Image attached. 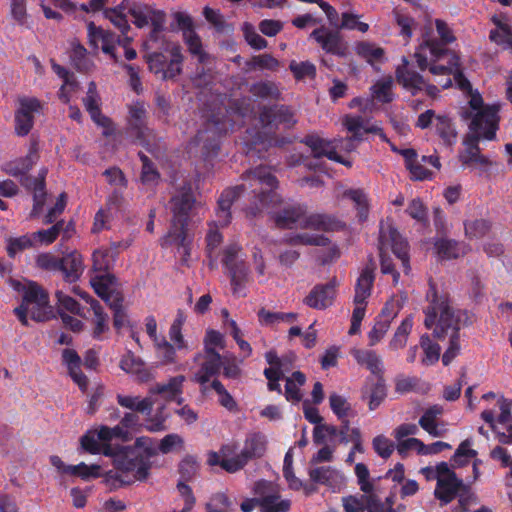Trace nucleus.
I'll use <instances>...</instances> for the list:
<instances>
[{
    "instance_id": "nucleus-35",
    "label": "nucleus",
    "mask_w": 512,
    "mask_h": 512,
    "mask_svg": "<svg viewBox=\"0 0 512 512\" xmlns=\"http://www.w3.org/2000/svg\"><path fill=\"white\" fill-rule=\"evenodd\" d=\"M116 399L121 407L147 415L151 413L154 405L150 397L140 398L139 396L118 394Z\"/></svg>"
},
{
    "instance_id": "nucleus-26",
    "label": "nucleus",
    "mask_w": 512,
    "mask_h": 512,
    "mask_svg": "<svg viewBox=\"0 0 512 512\" xmlns=\"http://www.w3.org/2000/svg\"><path fill=\"white\" fill-rule=\"evenodd\" d=\"M374 279L375 276L373 268L366 266L361 271L356 281L354 295L355 305H364L367 303V299L371 295Z\"/></svg>"
},
{
    "instance_id": "nucleus-2",
    "label": "nucleus",
    "mask_w": 512,
    "mask_h": 512,
    "mask_svg": "<svg viewBox=\"0 0 512 512\" xmlns=\"http://www.w3.org/2000/svg\"><path fill=\"white\" fill-rule=\"evenodd\" d=\"M183 444V438L176 433L166 435L160 441L158 449L153 438L147 436L136 438L132 446L123 447L114 455L115 469L106 473L107 484L118 488L136 481L147 480L152 468L151 458L157 455L158 450L162 454H168L176 447L181 448Z\"/></svg>"
},
{
    "instance_id": "nucleus-47",
    "label": "nucleus",
    "mask_w": 512,
    "mask_h": 512,
    "mask_svg": "<svg viewBox=\"0 0 512 512\" xmlns=\"http://www.w3.org/2000/svg\"><path fill=\"white\" fill-rule=\"evenodd\" d=\"M183 40L188 47V51L198 58L199 63L205 64L208 62L210 56L204 51L201 39L195 31L185 32Z\"/></svg>"
},
{
    "instance_id": "nucleus-34",
    "label": "nucleus",
    "mask_w": 512,
    "mask_h": 512,
    "mask_svg": "<svg viewBox=\"0 0 512 512\" xmlns=\"http://www.w3.org/2000/svg\"><path fill=\"white\" fill-rule=\"evenodd\" d=\"M71 52L70 59L73 66L83 73H88L93 70L94 63L87 57L86 48L76 39L70 42Z\"/></svg>"
},
{
    "instance_id": "nucleus-29",
    "label": "nucleus",
    "mask_w": 512,
    "mask_h": 512,
    "mask_svg": "<svg viewBox=\"0 0 512 512\" xmlns=\"http://www.w3.org/2000/svg\"><path fill=\"white\" fill-rule=\"evenodd\" d=\"M185 376L178 375L169 379L167 383H156L149 389L150 394H159L168 400H174L177 396L182 394L183 383Z\"/></svg>"
},
{
    "instance_id": "nucleus-10",
    "label": "nucleus",
    "mask_w": 512,
    "mask_h": 512,
    "mask_svg": "<svg viewBox=\"0 0 512 512\" xmlns=\"http://www.w3.org/2000/svg\"><path fill=\"white\" fill-rule=\"evenodd\" d=\"M395 75L397 82L405 89L411 91L412 95H416L424 87L426 93L431 97H435L439 93L437 86L426 84L423 76L413 69V66L406 57L402 58V64L397 67Z\"/></svg>"
},
{
    "instance_id": "nucleus-25",
    "label": "nucleus",
    "mask_w": 512,
    "mask_h": 512,
    "mask_svg": "<svg viewBox=\"0 0 512 512\" xmlns=\"http://www.w3.org/2000/svg\"><path fill=\"white\" fill-rule=\"evenodd\" d=\"M256 451V438L254 435L246 440V444L241 453L235 458L221 460V468L229 473H234L242 469L245 464L255 455Z\"/></svg>"
},
{
    "instance_id": "nucleus-63",
    "label": "nucleus",
    "mask_w": 512,
    "mask_h": 512,
    "mask_svg": "<svg viewBox=\"0 0 512 512\" xmlns=\"http://www.w3.org/2000/svg\"><path fill=\"white\" fill-rule=\"evenodd\" d=\"M499 30H491L489 38L491 41L505 48H512V31L506 24L497 23Z\"/></svg>"
},
{
    "instance_id": "nucleus-55",
    "label": "nucleus",
    "mask_w": 512,
    "mask_h": 512,
    "mask_svg": "<svg viewBox=\"0 0 512 512\" xmlns=\"http://www.w3.org/2000/svg\"><path fill=\"white\" fill-rule=\"evenodd\" d=\"M392 79L385 78L378 80L372 87V96L381 103H390L393 100Z\"/></svg>"
},
{
    "instance_id": "nucleus-28",
    "label": "nucleus",
    "mask_w": 512,
    "mask_h": 512,
    "mask_svg": "<svg viewBox=\"0 0 512 512\" xmlns=\"http://www.w3.org/2000/svg\"><path fill=\"white\" fill-rule=\"evenodd\" d=\"M388 237L390 240L391 250L394 255L401 261L405 274L410 271V258L408 253V243L399 234V232L392 227H389Z\"/></svg>"
},
{
    "instance_id": "nucleus-56",
    "label": "nucleus",
    "mask_w": 512,
    "mask_h": 512,
    "mask_svg": "<svg viewBox=\"0 0 512 512\" xmlns=\"http://www.w3.org/2000/svg\"><path fill=\"white\" fill-rule=\"evenodd\" d=\"M448 55L450 56V59L447 65L437 64L436 62H438L439 60H431L428 57L427 68H429V71L434 75H451L453 73L454 68L459 67L460 59L454 52H450L448 53Z\"/></svg>"
},
{
    "instance_id": "nucleus-12",
    "label": "nucleus",
    "mask_w": 512,
    "mask_h": 512,
    "mask_svg": "<svg viewBox=\"0 0 512 512\" xmlns=\"http://www.w3.org/2000/svg\"><path fill=\"white\" fill-rule=\"evenodd\" d=\"M310 38L314 39L326 53L341 58L348 55V44L338 30L321 26L311 32Z\"/></svg>"
},
{
    "instance_id": "nucleus-6",
    "label": "nucleus",
    "mask_w": 512,
    "mask_h": 512,
    "mask_svg": "<svg viewBox=\"0 0 512 512\" xmlns=\"http://www.w3.org/2000/svg\"><path fill=\"white\" fill-rule=\"evenodd\" d=\"M344 512H397L394 509V496L382 501L373 491L370 494H355L342 497Z\"/></svg>"
},
{
    "instance_id": "nucleus-9",
    "label": "nucleus",
    "mask_w": 512,
    "mask_h": 512,
    "mask_svg": "<svg viewBox=\"0 0 512 512\" xmlns=\"http://www.w3.org/2000/svg\"><path fill=\"white\" fill-rule=\"evenodd\" d=\"M292 502L282 498L277 485L265 480L258 481V509L260 512H289Z\"/></svg>"
},
{
    "instance_id": "nucleus-53",
    "label": "nucleus",
    "mask_w": 512,
    "mask_h": 512,
    "mask_svg": "<svg viewBox=\"0 0 512 512\" xmlns=\"http://www.w3.org/2000/svg\"><path fill=\"white\" fill-rule=\"evenodd\" d=\"M93 270L102 274L108 273L113 267L115 257L110 250L101 248L93 253Z\"/></svg>"
},
{
    "instance_id": "nucleus-31",
    "label": "nucleus",
    "mask_w": 512,
    "mask_h": 512,
    "mask_svg": "<svg viewBox=\"0 0 512 512\" xmlns=\"http://www.w3.org/2000/svg\"><path fill=\"white\" fill-rule=\"evenodd\" d=\"M443 412V407L438 404L429 407L419 419L420 427L433 437L442 436L445 430L438 427L437 418L441 416Z\"/></svg>"
},
{
    "instance_id": "nucleus-49",
    "label": "nucleus",
    "mask_w": 512,
    "mask_h": 512,
    "mask_svg": "<svg viewBox=\"0 0 512 512\" xmlns=\"http://www.w3.org/2000/svg\"><path fill=\"white\" fill-rule=\"evenodd\" d=\"M420 345L424 351L422 363L425 366H431L438 362L440 358L441 347L439 344L433 342L429 335H422L420 338Z\"/></svg>"
},
{
    "instance_id": "nucleus-40",
    "label": "nucleus",
    "mask_w": 512,
    "mask_h": 512,
    "mask_svg": "<svg viewBox=\"0 0 512 512\" xmlns=\"http://www.w3.org/2000/svg\"><path fill=\"white\" fill-rule=\"evenodd\" d=\"M71 224L65 225L63 220L57 221L52 227L48 229H42L32 234L34 242L37 241L41 244L50 245L52 244L61 232H68Z\"/></svg>"
},
{
    "instance_id": "nucleus-44",
    "label": "nucleus",
    "mask_w": 512,
    "mask_h": 512,
    "mask_svg": "<svg viewBox=\"0 0 512 512\" xmlns=\"http://www.w3.org/2000/svg\"><path fill=\"white\" fill-rule=\"evenodd\" d=\"M297 314L289 312H271L264 308L258 310V322L261 325L274 327L276 324L280 322H288L291 323L295 321Z\"/></svg>"
},
{
    "instance_id": "nucleus-8",
    "label": "nucleus",
    "mask_w": 512,
    "mask_h": 512,
    "mask_svg": "<svg viewBox=\"0 0 512 512\" xmlns=\"http://www.w3.org/2000/svg\"><path fill=\"white\" fill-rule=\"evenodd\" d=\"M22 301L35 321H46L52 316L47 292L38 284L30 283L24 291Z\"/></svg>"
},
{
    "instance_id": "nucleus-27",
    "label": "nucleus",
    "mask_w": 512,
    "mask_h": 512,
    "mask_svg": "<svg viewBox=\"0 0 512 512\" xmlns=\"http://www.w3.org/2000/svg\"><path fill=\"white\" fill-rule=\"evenodd\" d=\"M83 269L84 266L82 256L77 252L69 253L60 258L59 271L63 273L67 282L72 283L78 280L83 272Z\"/></svg>"
},
{
    "instance_id": "nucleus-54",
    "label": "nucleus",
    "mask_w": 512,
    "mask_h": 512,
    "mask_svg": "<svg viewBox=\"0 0 512 512\" xmlns=\"http://www.w3.org/2000/svg\"><path fill=\"white\" fill-rule=\"evenodd\" d=\"M438 256L444 260L456 259L460 256L459 243L455 240L441 238L435 242Z\"/></svg>"
},
{
    "instance_id": "nucleus-39",
    "label": "nucleus",
    "mask_w": 512,
    "mask_h": 512,
    "mask_svg": "<svg viewBox=\"0 0 512 512\" xmlns=\"http://www.w3.org/2000/svg\"><path fill=\"white\" fill-rule=\"evenodd\" d=\"M356 54L364 59L370 65L376 62H381L384 58L385 51L383 48L376 46L374 43L368 41H360L355 45Z\"/></svg>"
},
{
    "instance_id": "nucleus-1",
    "label": "nucleus",
    "mask_w": 512,
    "mask_h": 512,
    "mask_svg": "<svg viewBox=\"0 0 512 512\" xmlns=\"http://www.w3.org/2000/svg\"><path fill=\"white\" fill-rule=\"evenodd\" d=\"M297 122L296 112L289 105H258V159L266 157L263 151L268 152L269 157L268 165L258 164V206L262 208H275L282 202L277 192L279 181L273 170L280 163L276 151L290 141L278 132L294 128Z\"/></svg>"
},
{
    "instance_id": "nucleus-38",
    "label": "nucleus",
    "mask_w": 512,
    "mask_h": 512,
    "mask_svg": "<svg viewBox=\"0 0 512 512\" xmlns=\"http://www.w3.org/2000/svg\"><path fill=\"white\" fill-rule=\"evenodd\" d=\"M392 15L394 21L400 28V36L408 43L413 36V30L417 26L416 20L409 13L399 8H394Z\"/></svg>"
},
{
    "instance_id": "nucleus-32",
    "label": "nucleus",
    "mask_w": 512,
    "mask_h": 512,
    "mask_svg": "<svg viewBox=\"0 0 512 512\" xmlns=\"http://www.w3.org/2000/svg\"><path fill=\"white\" fill-rule=\"evenodd\" d=\"M120 368L126 373L136 375L142 382L148 381L151 378V374L144 362L131 352L123 356L120 361Z\"/></svg>"
},
{
    "instance_id": "nucleus-57",
    "label": "nucleus",
    "mask_w": 512,
    "mask_h": 512,
    "mask_svg": "<svg viewBox=\"0 0 512 512\" xmlns=\"http://www.w3.org/2000/svg\"><path fill=\"white\" fill-rule=\"evenodd\" d=\"M287 242L292 245L302 244L312 246H328L330 244V239L324 235L298 233L287 239Z\"/></svg>"
},
{
    "instance_id": "nucleus-61",
    "label": "nucleus",
    "mask_w": 512,
    "mask_h": 512,
    "mask_svg": "<svg viewBox=\"0 0 512 512\" xmlns=\"http://www.w3.org/2000/svg\"><path fill=\"white\" fill-rule=\"evenodd\" d=\"M291 72L296 80L300 81L305 78L314 79L316 77V67L309 61L295 62L292 61L289 65Z\"/></svg>"
},
{
    "instance_id": "nucleus-51",
    "label": "nucleus",
    "mask_w": 512,
    "mask_h": 512,
    "mask_svg": "<svg viewBox=\"0 0 512 512\" xmlns=\"http://www.w3.org/2000/svg\"><path fill=\"white\" fill-rule=\"evenodd\" d=\"M90 282L95 293L103 299L115 288L116 277L110 273H105L92 277Z\"/></svg>"
},
{
    "instance_id": "nucleus-59",
    "label": "nucleus",
    "mask_w": 512,
    "mask_h": 512,
    "mask_svg": "<svg viewBox=\"0 0 512 512\" xmlns=\"http://www.w3.org/2000/svg\"><path fill=\"white\" fill-rule=\"evenodd\" d=\"M337 474V471L329 466H322L309 470V477L311 481L322 485H331Z\"/></svg>"
},
{
    "instance_id": "nucleus-7",
    "label": "nucleus",
    "mask_w": 512,
    "mask_h": 512,
    "mask_svg": "<svg viewBox=\"0 0 512 512\" xmlns=\"http://www.w3.org/2000/svg\"><path fill=\"white\" fill-rule=\"evenodd\" d=\"M241 248L237 244L229 245L224 250L223 265L227 268L234 294L244 295V287L249 282V274L244 260L240 257Z\"/></svg>"
},
{
    "instance_id": "nucleus-18",
    "label": "nucleus",
    "mask_w": 512,
    "mask_h": 512,
    "mask_svg": "<svg viewBox=\"0 0 512 512\" xmlns=\"http://www.w3.org/2000/svg\"><path fill=\"white\" fill-rule=\"evenodd\" d=\"M124 190L113 189L106 201V207L101 208L95 215L93 232H99L106 228V223L113 214L119 211L125 204Z\"/></svg>"
},
{
    "instance_id": "nucleus-45",
    "label": "nucleus",
    "mask_w": 512,
    "mask_h": 512,
    "mask_svg": "<svg viewBox=\"0 0 512 512\" xmlns=\"http://www.w3.org/2000/svg\"><path fill=\"white\" fill-rule=\"evenodd\" d=\"M344 196L355 203L359 220L366 221L369 215V202L366 193L362 189H348L344 192Z\"/></svg>"
},
{
    "instance_id": "nucleus-30",
    "label": "nucleus",
    "mask_w": 512,
    "mask_h": 512,
    "mask_svg": "<svg viewBox=\"0 0 512 512\" xmlns=\"http://www.w3.org/2000/svg\"><path fill=\"white\" fill-rule=\"evenodd\" d=\"M352 355L359 365L365 366L377 378L383 377V362L375 351L357 349Z\"/></svg>"
},
{
    "instance_id": "nucleus-22",
    "label": "nucleus",
    "mask_w": 512,
    "mask_h": 512,
    "mask_svg": "<svg viewBox=\"0 0 512 512\" xmlns=\"http://www.w3.org/2000/svg\"><path fill=\"white\" fill-rule=\"evenodd\" d=\"M265 359L269 364V367L264 369L268 390L282 394L279 381L284 378V363L274 350L266 352Z\"/></svg>"
},
{
    "instance_id": "nucleus-36",
    "label": "nucleus",
    "mask_w": 512,
    "mask_h": 512,
    "mask_svg": "<svg viewBox=\"0 0 512 512\" xmlns=\"http://www.w3.org/2000/svg\"><path fill=\"white\" fill-rule=\"evenodd\" d=\"M436 134L447 146H452L457 141V131L452 119L447 115H438L435 122Z\"/></svg>"
},
{
    "instance_id": "nucleus-17",
    "label": "nucleus",
    "mask_w": 512,
    "mask_h": 512,
    "mask_svg": "<svg viewBox=\"0 0 512 512\" xmlns=\"http://www.w3.org/2000/svg\"><path fill=\"white\" fill-rule=\"evenodd\" d=\"M170 204L171 211L173 213V220H177L178 222H187L189 212L195 205V198L191 184L185 183L178 194L172 197Z\"/></svg>"
},
{
    "instance_id": "nucleus-11",
    "label": "nucleus",
    "mask_w": 512,
    "mask_h": 512,
    "mask_svg": "<svg viewBox=\"0 0 512 512\" xmlns=\"http://www.w3.org/2000/svg\"><path fill=\"white\" fill-rule=\"evenodd\" d=\"M19 106L15 112V133L18 136H26L34 125V115L42 111V103L35 97H21Z\"/></svg>"
},
{
    "instance_id": "nucleus-20",
    "label": "nucleus",
    "mask_w": 512,
    "mask_h": 512,
    "mask_svg": "<svg viewBox=\"0 0 512 512\" xmlns=\"http://www.w3.org/2000/svg\"><path fill=\"white\" fill-rule=\"evenodd\" d=\"M467 486L463 480L456 474H451L450 478L438 479L434 491L435 498L440 501L441 506L452 502L461 491H466Z\"/></svg>"
},
{
    "instance_id": "nucleus-46",
    "label": "nucleus",
    "mask_w": 512,
    "mask_h": 512,
    "mask_svg": "<svg viewBox=\"0 0 512 512\" xmlns=\"http://www.w3.org/2000/svg\"><path fill=\"white\" fill-rule=\"evenodd\" d=\"M171 59L165 67L161 78L163 80L174 79L182 72L183 55L179 45H173L170 50Z\"/></svg>"
},
{
    "instance_id": "nucleus-41",
    "label": "nucleus",
    "mask_w": 512,
    "mask_h": 512,
    "mask_svg": "<svg viewBox=\"0 0 512 512\" xmlns=\"http://www.w3.org/2000/svg\"><path fill=\"white\" fill-rule=\"evenodd\" d=\"M301 142L311 149L312 155L315 159H320L322 157L328 158L329 152H334L335 150L330 146L328 141L324 140L316 134L306 135L301 140Z\"/></svg>"
},
{
    "instance_id": "nucleus-16",
    "label": "nucleus",
    "mask_w": 512,
    "mask_h": 512,
    "mask_svg": "<svg viewBox=\"0 0 512 512\" xmlns=\"http://www.w3.org/2000/svg\"><path fill=\"white\" fill-rule=\"evenodd\" d=\"M247 190L246 184H240L233 188L225 189L219 199L216 211V223L218 226H227L231 221L230 208L234 201Z\"/></svg>"
},
{
    "instance_id": "nucleus-5",
    "label": "nucleus",
    "mask_w": 512,
    "mask_h": 512,
    "mask_svg": "<svg viewBox=\"0 0 512 512\" xmlns=\"http://www.w3.org/2000/svg\"><path fill=\"white\" fill-rule=\"evenodd\" d=\"M435 26L440 37V41L423 36L422 42L414 53L417 66L421 71H425L427 69L428 54L431 60H442L451 52L445 46L456 40L453 31L444 20L436 19Z\"/></svg>"
},
{
    "instance_id": "nucleus-62",
    "label": "nucleus",
    "mask_w": 512,
    "mask_h": 512,
    "mask_svg": "<svg viewBox=\"0 0 512 512\" xmlns=\"http://www.w3.org/2000/svg\"><path fill=\"white\" fill-rule=\"evenodd\" d=\"M199 470V463L194 456L187 455L179 463L178 471L184 481H191Z\"/></svg>"
},
{
    "instance_id": "nucleus-19",
    "label": "nucleus",
    "mask_w": 512,
    "mask_h": 512,
    "mask_svg": "<svg viewBox=\"0 0 512 512\" xmlns=\"http://www.w3.org/2000/svg\"><path fill=\"white\" fill-rule=\"evenodd\" d=\"M221 366L222 356L216 350L204 349V361L198 372L194 375V380L202 386L203 392H206V384L211 377L219 373Z\"/></svg>"
},
{
    "instance_id": "nucleus-15",
    "label": "nucleus",
    "mask_w": 512,
    "mask_h": 512,
    "mask_svg": "<svg viewBox=\"0 0 512 512\" xmlns=\"http://www.w3.org/2000/svg\"><path fill=\"white\" fill-rule=\"evenodd\" d=\"M190 243L191 239L187 232V222L173 220L171 228L163 238L161 245H176L178 251L183 255V260L186 261L187 257L190 255Z\"/></svg>"
},
{
    "instance_id": "nucleus-21",
    "label": "nucleus",
    "mask_w": 512,
    "mask_h": 512,
    "mask_svg": "<svg viewBox=\"0 0 512 512\" xmlns=\"http://www.w3.org/2000/svg\"><path fill=\"white\" fill-rule=\"evenodd\" d=\"M39 160L38 144L32 141L26 156L7 162L3 166V171L13 177L25 176Z\"/></svg>"
},
{
    "instance_id": "nucleus-42",
    "label": "nucleus",
    "mask_w": 512,
    "mask_h": 512,
    "mask_svg": "<svg viewBox=\"0 0 512 512\" xmlns=\"http://www.w3.org/2000/svg\"><path fill=\"white\" fill-rule=\"evenodd\" d=\"M258 99L275 102L283 100L281 84L272 80H258Z\"/></svg>"
},
{
    "instance_id": "nucleus-4",
    "label": "nucleus",
    "mask_w": 512,
    "mask_h": 512,
    "mask_svg": "<svg viewBox=\"0 0 512 512\" xmlns=\"http://www.w3.org/2000/svg\"><path fill=\"white\" fill-rule=\"evenodd\" d=\"M499 107L492 106L476 113L472 118L470 133L464 138V152H480L479 141L481 139L494 140L499 128Z\"/></svg>"
},
{
    "instance_id": "nucleus-48",
    "label": "nucleus",
    "mask_w": 512,
    "mask_h": 512,
    "mask_svg": "<svg viewBox=\"0 0 512 512\" xmlns=\"http://www.w3.org/2000/svg\"><path fill=\"white\" fill-rule=\"evenodd\" d=\"M99 101V96H85L83 98V104L86 110L89 112L92 120L97 125L102 126L104 128H108L111 124V121L108 117L102 115L99 106Z\"/></svg>"
},
{
    "instance_id": "nucleus-43",
    "label": "nucleus",
    "mask_w": 512,
    "mask_h": 512,
    "mask_svg": "<svg viewBox=\"0 0 512 512\" xmlns=\"http://www.w3.org/2000/svg\"><path fill=\"white\" fill-rule=\"evenodd\" d=\"M126 4H128V1L123 0L119 6L115 8H109L104 11L105 17L109 19L112 24L121 31L122 35L127 34V32L130 30V25L126 15L124 14Z\"/></svg>"
},
{
    "instance_id": "nucleus-60",
    "label": "nucleus",
    "mask_w": 512,
    "mask_h": 512,
    "mask_svg": "<svg viewBox=\"0 0 512 512\" xmlns=\"http://www.w3.org/2000/svg\"><path fill=\"white\" fill-rule=\"evenodd\" d=\"M34 246V239L31 235H23L16 238H9L7 240V253L10 257H15V255L21 251L29 249Z\"/></svg>"
},
{
    "instance_id": "nucleus-14",
    "label": "nucleus",
    "mask_w": 512,
    "mask_h": 512,
    "mask_svg": "<svg viewBox=\"0 0 512 512\" xmlns=\"http://www.w3.org/2000/svg\"><path fill=\"white\" fill-rule=\"evenodd\" d=\"M337 286L336 277H333L325 284H317L303 299V303L312 309L324 310L332 306L336 297Z\"/></svg>"
},
{
    "instance_id": "nucleus-50",
    "label": "nucleus",
    "mask_w": 512,
    "mask_h": 512,
    "mask_svg": "<svg viewBox=\"0 0 512 512\" xmlns=\"http://www.w3.org/2000/svg\"><path fill=\"white\" fill-rule=\"evenodd\" d=\"M385 241H386V232H385L384 228L381 226L380 232H379V245H380L379 249H380V267H381V272L383 274H391L392 277H393V282L395 284H397L398 280H399V277H400V274L395 269L394 264L392 262V259L390 257L384 255V253H383L384 246L386 245Z\"/></svg>"
},
{
    "instance_id": "nucleus-58",
    "label": "nucleus",
    "mask_w": 512,
    "mask_h": 512,
    "mask_svg": "<svg viewBox=\"0 0 512 512\" xmlns=\"http://www.w3.org/2000/svg\"><path fill=\"white\" fill-rule=\"evenodd\" d=\"M154 345L156 348V356L160 359L161 364L167 365L175 362V348L165 338L155 341Z\"/></svg>"
},
{
    "instance_id": "nucleus-3",
    "label": "nucleus",
    "mask_w": 512,
    "mask_h": 512,
    "mask_svg": "<svg viewBox=\"0 0 512 512\" xmlns=\"http://www.w3.org/2000/svg\"><path fill=\"white\" fill-rule=\"evenodd\" d=\"M428 285L429 288L425 295L428 304L423 309L424 325L427 329L434 327L433 334L439 340L445 339L448 332L451 331L448 348L442 355L443 365L448 366L460 352V329L469 326L472 321L467 310L452 306L447 292L438 291L432 278L429 279Z\"/></svg>"
},
{
    "instance_id": "nucleus-13",
    "label": "nucleus",
    "mask_w": 512,
    "mask_h": 512,
    "mask_svg": "<svg viewBox=\"0 0 512 512\" xmlns=\"http://www.w3.org/2000/svg\"><path fill=\"white\" fill-rule=\"evenodd\" d=\"M147 111L142 102H135L129 106L128 132L135 136L139 143L147 146L153 136L146 124Z\"/></svg>"
},
{
    "instance_id": "nucleus-24",
    "label": "nucleus",
    "mask_w": 512,
    "mask_h": 512,
    "mask_svg": "<svg viewBox=\"0 0 512 512\" xmlns=\"http://www.w3.org/2000/svg\"><path fill=\"white\" fill-rule=\"evenodd\" d=\"M62 361L66 365L72 380L82 391H86L88 379L81 371L82 361L77 352L73 349H64L62 352Z\"/></svg>"
},
{
    "instance_id": "nucleus-37",
    "label": "nucleus",
    "mask_w": 512,
    "mask_h": 512,
    "mask_svg": "<svg viewBox=\"0 0 512 512\" xmlns=\"http://www.w3.org/2000/svg\"><path fill=\"white\" fill-rule=\"evenodd\" d=\"M80 296L85 299L91 306V309L95 317V328L93 331L94 338H100V336L108 330V315L104 312L101 304L90 297L87 293H82Z\"/></svg>"
},
{
    "instance_id": "nucleus-64",
    "label": "nucleus",
    "mask_w": 512,
    "mask_h": 512,
    "mask_svg": "<svg viewBox=\"0 0 512 512\" xmlns=\"http://www.w3.org/2000/svg\"><path fill=\"white\" fill-rule=\"evenodd\" d=\"M329 403L331 410L337 416L338 419L348 417L351 411V405L347 399L337 393H332L329 396Z\"/></svg>"
},
{
    "instance_id": "nucleus-33",
    "label": "nucleus",
    "mask_w": 512,
    "mask_h": 512,
    "mask_svg": "<svg viewBox=\"0 0 512 512\" xmlns=\"http://www.w3.org/2000/svg\"><path fill=\"white\" fill-rule=\"evenodd\" d=\"M305 214V209L300 205L284 207L273 216L275 224L279 228H292Z\"/></svg>"
},
{
    "instance_id": "nucleus-52",
    "label": "nucleus",
    "mask_w": 512,
    "mask_h": 512,
    "mask_svg": "<svg viewBox=\"0 0 512 512\" xmlns=\"http://www.w3.org/2000/svg\"><path fill=\"white\" fill-rule=\"evenodd\" d=\"M337 435L338 427L335 425L323 423L316 425L313 429V441L316 445H322L328 441L335 445Z\"/></svg>"
},
{
    "instance_id": "nucleus-23",
    "label": "nucleus",
    "mask_w": 512,
    "mask_h": 512,
    "mask_svg": "<svg viewBox=\"0 0 512 512\" xmlns=\"http://www.w3.org/2000/svg\"><path fill=\"white\" fill-rule=\"evenodd\" d=\"M301 227L323 232H331L342 230L345 227V224L335 216L322 213H314L306 216L303 219Z\"/></svg>"
}]
</instances>
